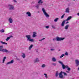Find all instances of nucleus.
<instances>
[{"label":"nucleus","instance_id":"f257e3e1","mask_svg":"<svg viewBox=\"0 0 79 79\" xmlns=\"http://www.w3.org/2000/svg\"><path fill=\"white\" fill-rule=\"evenodd\" d=\"M38 3L39 4H37L35 6L37 10L39 9V8H40V5H42L43 2L42 0H39Z\"/></svg>","mask_w":79,"mask_h":79},{"label":"nucleus","instance_id":"f03ea898","mask_svg":"<svg viewBox=\"0 0 79 79\" xmlns=\"http://www.w3.org/2000/svg\"><path fill=\"white\" fill-rule=\"evenodd\" d=\"M62 74H64V76H65L67 75L66 73L64 72H63V71H61L59 74V77L60 79H64V77L63 76V75Z\"/></svg>","mask_w":79,"mask_h":79},{"label":"nucleus","instance_id":"7ed1b4c3","mask_svg":"<svg viewBox=\"0 0 79 79\" xmlns=\"http://www.w3.org/2000/svg\"><path fill=\"white\" fill-rule=\"evenodd\" d=\"M26 37L27 39V41H29V42H34V40L33 39H31V37L30 35H26Z\"/></svg>","mask_w":79,"mask_h":79},{"label":"nucleus","instance_id":"20e7f679","mask_svg":"<svg viewBox=\"0 0 79 79\" xmlns=\"http://www.w3.org/2000/svg\"><path fill=\"white\" fill-rule=\"evenodd\" d=\"M3 47V46H0V51L5 52V53H10V51H8L7 49H2Z\"/></svg>","mask_w":79,"mask_h":79},{"label":"nucleus","instance_id":"39448f33","mask_svg":"<svg viewBox=\"0 0 79 79\" xmlns=\"http://www.w3.org/2000/svg\"><path fill=\"white\" fill-rule=\"evenodd\" d=\"M72 18V17L71 16H69L68 17L67 19L66 20H64L62 22V23L61 24V26L62 27H63L64 26V23H65V21H69V20H70Z\"/></svg>","mask_w":79,"mask_h":79},{"label":"nucleus","instance_id":"423d86ee","mask_svg":"<svg viewBox=\"0 0 79 79\" xmlns=\"http://www.w3.org/2000/svg\"><path fill=\"white\" fill-rule=\"evenodd\" d=\"M58 62L59 63H60L61 64L63 69H66V68H68V66H65L64 64H63V63L61 61H58Z\"/></svg>","mask_w":79,"mask_h":79},{"label":"nucleus","instance_id":"0eeeda50","mask_svg":"<svg viewBox=\"0 0 79 79\" xmlns=\"http://www.w3.org/2000/svg\"><path fill=\"white\" fill-rule=\"evenodd\" d=\"M42 11L43 12L44 15L47 18L50 17V16L48 15V14L47 13V12H46V11H45V10H44V8H42Z\"/></svg>","mask_w":79,"mask_h":79},{"label":"nucleus","instance_id":"6e6552de","mask_svg":"<svg viewBox=\"0 0 79 79\" xmlns=\"http://www.w3.org/2000/svg\"><path fill=\"white\" fill-rule=\"evenodd\" d=\"M8 6L9 8V10L10 11H12V10H14V6L12 5L9 4L8 5Z\"/></svg>","mask_w":79,"mask_h":79},{"label":"nucleus","instance_id":"1a4fd4ad","mask_svg":"<svg viewBox=\"0 0 79 79\" xmlns=\"http://www.w3.org/2000/svg\"><path fill=\"white\" fill-rule=\"evenodd\" d=\"M65 38L59 37H57L56 38V41H61V40H63Z\"/></svg>","mask_w":79,"mask_h":79},{"label":"nucleus","instance_id":"9d476101","mask_svg":"<svg viewBox=\"0 0 79 79\" xmlns=\"http://www.w3.org/2000/svg\"><path fill=\"white\" fill-rule=\"evenodd\" d=\"M76 66V67H77L78 66H79V61L78 60H75Z\"/></svg>","mask_w":79,"mask_h":79},{"label":"nucleus","instance_id":"9b49d317","mask_svg":"<svg viewBox=\"0 0 79 79\" xmlns=\"http://www.w3.org/2000/svg\"><path fill=\"white\" fill-rule=\"evenodd\" d=\"M26 14L29 17H31V13L29 11L27 12Z\"/></svg>","mask_w":79,"mask_h":79},{"label":"nucleus","instance_id":"f8f14e48","mask_svg":"<svg viewBox=\"0 0 79 79\" xmlns=\"http://www.w3.org/2000/svg\"><path fill=\"white\" fill-rule=\"evenodd\" d=\"M14 62V60H12L10 61L7 62L6 64V65H8L9 64H12V63H13Z\"/></svg>","mask_w":79,"mask_h":79},{"label":"nucleus","instance_id":"ddd939ff","mask_svg":"<svg viewBox=\"0 0 79 79\" xmlns=\"http://www.w3.org/2000/svg\"><path fill=\"white\" fill-rule=\"evenodd\" d=\"M8 21L10 24L13 23V19L11 18H10L8 19Z\"/></svg>","mask_w":79,"mask_h":79},{"label":"nucleus","instance_id":"4468645a","mask_svg":"<svg viewBox=\"0 0 79 79\" xmlns=\"http://www.w3.org/2000/svg\"><path fill=\"white\" fill-rule=\"evenodd\" d=\"M59 74L58 71H56L55 74L56 77H57L58 76V75H59Z\"/></svg>","mask_w":79,"mask_h":79},{"label":"nucleus","instance_id":"2eb2a0df","mask_svg":"<svg viewBox=\"0 0 79 79\" xmlns=\"http://www.w3.org/2000/svg\"><path fill=\"white\" fill-rule=\"evenodd\" d=\"M11 37L13 38V36L12 35H11L9 37H7L6 39V41H8V40H9V39H10V38H11Z\"/></svg>","mask_w":79,"mask_h":79},{"label":"nucleus","instance_id":"dca6fc26","mask_svg":"<svg viewBox=\"0 0 79 79\" xmlns=\"http://www.w3.org/2000/svg\"><path fill=\"white\" fill-rule=\"evenodd\" d=\"M39 60L38 58H37L34 60V63H37V62H39Z\"/></svg>","mask_w":79,"mask_h":79},{"label":"nucleus","instance_id":"f3484780","mask_svg":"<svg viewBox=\"0 0 79 79\" xmlns=\"http://www.w3.org/2000/svg\"><path fill=\"white\" fill-rule=\"evenodd\" d=\"M68 27H69V25L67 24L64 27V29L66 30H67L68 29Z\"/></svg>","mask_w":79,"mask_h":79},{"label":"nucleus","instance_id":"a211bd4d","mask_svg":"<svg viewBox=\"0 0 79 79\" xmlns=\"http://www.w3.org/2000/svg\"><path fill=\"white\" fill-rule=\"evenodd\" d=\"M33 35L32 36V37H35L37 36L35 34H36V33L35 32H33Z\"/></svg>","mask_w":79,"mask_h":79},{"label":"nucleus","instance_id":"6ab92c4d","mask_svg":"<svg viewBox=\"0 0 79 79\" xmlns=\"http://www.w3.org/2000/svg\"><path fill=\"white\" fill-rule=\"evenodd\" d=\"M0 42L1 44H3V45H7V43L3 42L2 41H1Z\"/></svg>","mask_w":79,"mask_h":79},{"label":"nucleus","instance_id":"aec40b11","mask_svg":"<svg viewBox=\"0 0 79 79\" xmlns=\"http://www.w3.org/2000/svg\"><path fill=\"white\" fill-rule=\"evenodd\" d=\"M22 57H23V58H24L25 57H26V55H25V54L23 53H22Z\"/></svg>","mask_w":79,"mask_h":79},{"label":"nucleus","instance_id":"412c9836","mask_svg":"<svg viewBox=\"0 0 79 79\" xmlns=\"http://www.w3.org/2000/svg\"><path fill=\"white\" fill-rule=\"evenodd\" d=\"M65 12L66 13H69V8H67L66 9Z\"/></svg>","mask_w":79,"mask_h":79},{"label":"nucleus","instance_id":"4be33fe9","mask_svg":"<svg viewBox=\"0 0 79 79\" xmlns=\"http://www.w3.org/2000/svg\"><path fill=\"white\" fill-rule=\"evenodd\" d=\"M33 47V45L31 44V45L30 47H29V48H28V50H30L31 49V48H32Z\"/></svg>","mask_w":79,"mask_h":79},{"label":"nucleus","instance_id":"5701e85b","mask_svg":"<svg viewBox=\"0 0 79 79\" xmlns=\"http://www.w3.org/2000/svg\"><path fill=\"white\" fill-rule=\"evenodd\" d=\"M6 57H4L3 59V61H2V63H5V59L6 58Z\"/></svg>","mask_w":79,"mask_h":79},{"label":"nucleus","instance_id":"b1692460","mask_svg":"<svg viewBox=\"0 0 79 79\" xmlns=\"http://www.w3.org/2000/svg\"><path fill=\"white\" fill-rule=\"evenodd\" d=\"M0 32L1 33H3V32H5V30L2 29L0 30Z\"/></svg>","mask_w":79,"mask_h":79},{"label":"nucleus","instance_id":"393cba45","mask_svg":"<svg viewBox=\"0 0 79 79\" xmlns=\"http://www.w3.org/2000/svg\"><path fill=\"white\" fill-rule=\"evenodd\" d=\"M56 59L55 57H53L52 58V61L55 62V61H56Z\"/></svg>","mask_w":79,"mask_h":79},{"label":"nucleus","instance_id":"a878e982","mask_svg":"<svg viewBox=\"0 0 79 79\" xmlns=\"http://www.w3.org/2000/svg\"><path fill=\"white\" fill-rule=\"evenodd\" d=\"M59 19L58 18H56L55 19H54V22H57L58 21V20Z\"/></svg>","mask_w":79,"mask_h":79},{"label":"nucleus","instance_id":"bb28decb","mask_svg":"<svg viewBox=\"0 0 79 79\" xmlns=\"http://www.w3.org/2000/svg\"><path fill=\"white\" fill-rule=\"evenodd\" d=\"M44 75L45 76V77H46V78L47 79V78H48V77L47 76V74L44 73Z\"/></svg>","mask_w":79,"mask_h":79},{"label":"nucleus","instance_id":"cd10ccee","mask_svg":"<svg viewBox=\"0 0 79 79\" xmlns=\"http://www.w3.org/2000/svg\"><path fill=\"white\" fill-rule=\"evenodd\" d=\"M52 65L55 66H56V63H52Z\"/></svg>","mask_w":79,"mask_h":79},{"label":"nucleus","instance_id":"c85d7f7f","mask_svg":"<svg viewBox=\"0 0 79 79\" xmlns=\"http://www.w3.org/2000/svg\"><path fill=\"white\" fill-rule=\"evenodd\" d=\"M64 55H65L64 54H62L60 56V58H61L63 57V56H64Z\"/></svg>","mask_w":79,"mask_h":79},{"label":"nucleus","instance_id":"c756f323","mask_svg":"<svg viewBox=\"0 0 79 79\" xmlns=\"http://www.w3.org/2000/svg\"><path fill=\"white\" fill-rule=\"evenodd\" d=\"M42 68H45V64H43L41 66Z\"/></svg>","mask_w":79,"mask_h":79},{"label":"nucleus","instance_id":"7c9ffc66","mask_svg":"<svg viewBox=\"0 0 79 79\" xmlns=\"http://www.w3.org/2000/svg\"><path fill=\"white\" fill-rule=\"evenodd\" d=\"M65 14H64L63 15L61 16L60 18L61 19H63V18L64 17V15Z\"/></svg>","mask_w":79,"mask_h":79},{"label":"nucleus","instance_id":"2f4dec72","mask_svg":"<svg viewBox=\"0 0 79 79\" xmlns=\"http://www.w3.org/2000/svg\"><path fill=\"white\" fill-rule=\"evenodd\" d=\"M67 68V70L69 71L71 70V68H69L68 66V67Z\"/></svg>","mask_w":79,"mask_h":79},{"label":"nucleus","instance_id":"473e14b6","mask_svg":"<svg viewBox=\"0 0 79 79\" xmlns=\"http://www.w3.org/2000/svg\"><path fill=\"white\" fill-rule=\"evenodd\" d=\"M50 50L51 51H55V49L54 48H51L50 49Z\"/></svg>","mask_w":79,"mask_h":79},{"label":"nucleus","instance_id":"72a5a7b5","mask_svg":"<svg viewBox=\"0 0 79 79\" xmlns=\"http://www.w3.org/2000/svg\"><path fill=\"white\" fill-rule=\"evenodd\" d=\"M16 59L18 61H20V59H19V58H18V57H16Z\"/></svg>","mask_w":79,"mask_h":79},{"label":"nucleus","instance_id":"f704fd0d","mask_svg":"<svg viewBox=\"0 0 79 79\" xmlns=\"http://www.w3.org/2000/svg\"><path fill=\"white\" fill-rule=\"evenodd\" d=\"M52 29H56L55 27L53 25H52Z\"/></svg>","mask_w":79,"mask_h":79},{"label":"nucleus","instance_id":"c9c22d12","mask_svg":"<svg viewBox=\"0 0 79 79\" xmlns=\"http://www.w3.org/2000/svg\"><path fill=\"white\" fill-rule=\"evenodd\" d=\"M45 28L46 29H48L49 28V26H47L45 27Z\"/></svg>","mask_w":79,"mask_h":79},{"label":"nucleus","instance_id":"e433bc0d","mask_svg":"<svg viewBox=\"0 0 79 79\" xmlns=\"http://www.w3.org/2000/svg\"><path fill=\"white\" fill-rule=\"evenodd\" d=\"M44 39H45V38H43L41 40H40L39 41H40V42H41V41H42V40H44Z\"/></svg>","mask_w":79,"mask_h":79},{"label":"nucleus","instance_id":"4c0bfd02","mask_svg":"<svg viewBox=\"0 0 79 79\" xmlns=\"http://www.w3.org/2000/svg\"><path fill=\"white\" fill-rule=\"evenodd\" d=\"M65 55H66V56H68V52H66L65 53Z\"/></svg>","mask_w":79,"mask_h":79},{"label":"nucleus","instance_id":"58836bf2","mask_svg":"<svg viewBox=\"0 0 79 79\" xmlns=\"http://www.w3.org/2000/svg\"><path fill=\"white\" fill-rule=\"evenodd\" d=\"M12 1H13V2H14L15 3L17 2V1L16 0H12Z\"/></svg>","mask_w":79,"mask_h":79},{"label":"nucleus","instance_id":"ea45409f","mask_svg":"<svg viewBox=\"0 0 79 79\" xmlns=\"http://www.w3.org/2000/svg\"><path fill=\"white\" fill-rule=\"evenodd\" d=\"M66 73H69V72L68 71H66Z\"/></svg>","mask_w":79,"mask_h":79},{"label":"nucleus","instance_id":"a19ab883","mask_svg":"<svg viewBox=\"0 0 79 79\" xmlns=\"http://www.w3.org/2000/svg\"><path fill=\"white\" fill-rule=\"evenodd\" d=\"M68 23H69V22H68V21L67 22L65 23V24H68Z\"/></svg>","mask_w":79,"mask_h":79},{"label":"nucleus","instance_id":"79ce46f5","mask_svg":"<svg viewBox=\"0 0 79 79\" xmlns=\"http://www.w3.org/2000/svg\"><path fill=\"white\" fill-rule=\"evenodd\" d=\"M77 15H78V16H79V13L77 14Z\"/></svg>","mask_w":79,"mask_h":79},{"label":"nucleus","instance_id":"37998d69","mask_svg":"<svg viewBox=\"0 0 79 79\" xmlns=\"http://www.w3.org/2000/svg\"><path fill=\"white\" fill-rule=\"evenodd\" d=\"M68 6H69V5H70V4H68Z\"/></svg>","mask_w":79,"mask_h":79},{"label":"nucleus","instance_id":"c03bdc74","mask_svg":"<svg viewBox=\"0 0 79 79\" xmlns=\"http://www.w3.org/2000/svg\"><path fill=\"white\" fill-rule=\"evenodd\" d=\"M53 40H55V39H53Z\"/></svg>","mask_w":79,"mask_h":79},{"label":"nucleus","instance_id":"a18cd8bd","mask_svg":"<svg viewBox=\"0 0 79 79\" xmlns=\"http://www.w3.org/2000/svg\"><path fill=\"white\" fill-rule=\"evenodd\" d=\"M77 69H78V70H79V67Z\"/></svg>","mask_w":79,"mask_h":79},{"label":"nucleus","instance_id":"49530a36","mask_svg":"<svg viewBox=\"0 0 79 79\" xmlns=\"http://www.w3.org/2000/svg\"><path fill=\"white\" fill-rule=\"evenodd\" d=\"M38 13H40V11H38Z\"/></svg>","mask_w":79,"mask_h":79},{"label":"nucleus","instance_id":"de8ad7c7","mask_svg":"<svg viewBox=\"0 0 79 79\" xmlns=\"http://www.w3.org/2000/svg\"><path fill=\"white\" fill-rule=\"evenodd\" d=\"M60 49H59L58 50V51H60Z\"/></svg>","mask_w":79,"mask_h":79},{"label":"nucleus","instance_id":"09e8293b","mask_svg":"<svg viewBox=\"0 0 79 79\" xmlns=\"http://www.w3.org/2000/svg\"><path fill=\"white\" fill-rule=\"evenodd\" d=\"M73 0V1H75V0Z\"/></svg>","mask_w":79,"mask_h":79},{"label":"nucleus","instance_id":"8fccbe9b","mask_svg":"<svg viewBox=\"0 0 79 79\" xmlns=\"http://www.w3.org/2000/svg\"><path fill=\"white\" fill-rule=\"evenodd\" d=\"M67 0V1H68V0Z\"/></svg>","mask_w":79,"mask_h":79}]
</instances>
